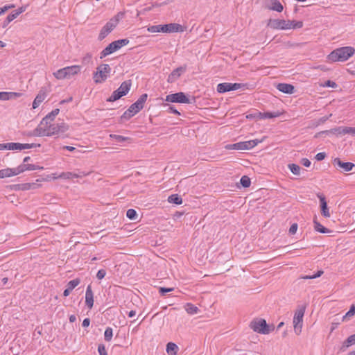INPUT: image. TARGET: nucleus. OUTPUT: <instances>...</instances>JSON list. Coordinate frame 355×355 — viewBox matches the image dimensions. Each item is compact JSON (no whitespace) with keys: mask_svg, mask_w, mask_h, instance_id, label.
<instances>
[{"mask_svg":"<svg viewBox=\"0 0 355 355\" xmlns=\"http://www.w3.org/2000/svg\"><path fill=\"white\" fill-rule=\"evenodd\" d=\"M69 130V125L61 122L52 123V122L41 121L37 128L33 131L27 133L28 137H51L61 133H64Z\"/></svg>","mask_w":355,"mask_h":355,"instance_id":"obj_1","label":"nucleus"},{"mask_svg":"<svg viewBox=\"0 0 355 355\" xmlns=\"http://www.w3.org/2000/svg\"><path fill=\"white\" fill-rule=\"evenodd\" d=\"M355 53V49L352 46L338 48L331 51L327 57L330 62H344L347 60Z\"/></svg>","mask_w":355,"mask_h":355,"instance_id":"obj_2","label":"nucleus"},{"mask_svg":"<svg viewBox=\"0 0 355 355\" xmlns=\"http://www.w3.org/2000/svg\"><path fill=\"white\" fill-rule=\"evenodd\" d=\"M81 67L79 65L68 66L53 73V76L58 80L69 79L80 73Z\"/></svg>","mask_w":355,"mask_h":355,"instance_id":"obj_3","label":"nucleus"},{"mask_svg":"<svg viewBox=\"0 0 355 355\" xmlns=\"http://www.w3.org/2000/svg\"><path fill=\"white\" fill-rule=\"evenodd\" d=\"M123 12H118L114 17L111 18L108 22L101 28L98 34V39L101 41L105 39L117 26L120 20L123 17Z\"/></svg>","mask_w":355,"mask_h":355,"instance_id":"obj_4","label":"nucleus"},{"mask_svg":"<svg viewBox=\"0 0 355 355\" xmlns=\"http://www.w3.org/2000/svg\"><path fill=\"white\" fill-rule=\"evenodd\" d=\"M130 42L128 39H121L111 42L106 48H105L101 53L100 58H103L110 54L114 53L119 50L121 47L128 44Z\"/></svg>","mask_w":355,"mask_h":355,"instance_id":"obj_5","label":"nucleus"},{"mask_svg":"<svg viewBox=\"0 0 355 355\" xmlns=\"http://www.w3.org/2000/svg\"><path fill=\"white\" fill-rule=\"evenodd\" d=\"M111 72V68L107 64L99 65L94 73L93 79L95 83L99 84L105 82Z\"/></svg>","mask_w":355,"mask_h":355,"instance_id":"obj_6","label":"nucleus"},{"mask_svg":"<svg viewBox=\"0 0 355 355\" xmlns=\"http://www.w3.org/2000/svg\"><path fill=\"white\" fill-rule=\"evenodd\" d=\"M250 327L255 332L261 334H268L272 330L274 329L272 327V329L267 324L266 320L262 318H255L254 319L250 324Z\"/></svg>","mask_w":355,"mask_h":355,"instance_id":"obj_7","label":"nucleus"},{"mask_svg":"<svg viewBox=\"0 0 355 355\" xmlns=\"http://www.w3.org/2000/svg\"><path fill=\"white\" fill-rule=\"evenodd\" d=\"M304 313L305 306L299 307L295 311L293 319V324L294 332L295 333L296 335H300L302 332Z\"/></svg>","mask_w":355,"mask_h":355,"instance_id":"obj_8","label":"nucleus"},{"mask_svg":"<svg viewBox=\"0 0 355 355\" xmlns=\"http://www.w3.org/2000/svg\"><path fill=\"white\" fill-rule=\"evenodd\" d=\"M132 86V81L130 80H125L121 83L119 88L115 90L112 95L107 98V101L114 102L119 99L122 96L126 95Z\"/></svg>","mask_w":355,"mask_h":355,"instance_id":"obj_9","label":"nucleus"},{"mask_svg":"<svg viewBox=\"0 0 355 355\" xmlns=\"http://www.w3.org/2000/svg\"><path fill=\"white\" fill-rule=\"evenodd\" d=\"M263 141V139H254L250 140L247 141H241L238 142L233 144H227L225 146L226 150H250L256 146L259 143Z\"/></svg>","mask_w":355,"mask_h":355,"instance_id":"obj_10","label":"nucleus"},{"mask_svg":"<svg viewBox=\"0 0 355 355\" xmlns=\"http://www.w3.org/2000/svg\"><path fill=\"white\" fill-rule=\"evenodd\" d=\"M35 146L34 144H20V143H7V144H0V150H24V149H30L33 147Z\"/></svg>","mask_w":355,"mask_h":355,"instance_id":"obj_11","label":"nucleus"},{"mask_svg":"<svg viewBox=\"0 0 355 355\" xmlns=\"http://www.w3.org/2000/svg\"><path fill=\"white\" fill-rule=\"evenodd\" d=\"M185 28L177 23L161 24V33H173L184 31Z\"/></svg>","mask_w":355,"mask_h":355,"instance_id":"obj_12","label":"nucleus"},{"mask_svg":"<svg viewBox=\"0 0 355 355\" xmlns=\"http://www.w3.org/2000/svg\"><path fill=\"white\" fill-rule=\"evenodd\" d=\"M166 101L171 103H189V99L183 92L168 94L166 97Z\"/></svg>","mask_w":355,"mask_h":355,"instance_id":"obj_13","label":"nucleus"},{"mask_svg":"<svg viewBox=\"0 0 355 355\" xmlns=\"http://www.w3.org/2000/svg\"><path fill=\"white\" fill-rule=\"evenodd\" d=\"M287 20L280 19H270L267 26L274 30H288Z\"/></svg>","mask_w":355,"mask_h":355,"instance_id":"obj_14","label":"nucleus"},{"mask_svg":"<svg viewBox=\"0 0 355 355\" xmlns=\"http://www.w3.org/2000/svg\"><path fill=\"white\" fill-rule=\"evenodd\" d=\"M148 95L146 94H142L139 99L132 104L128 109L130 112H132L134 115L138 113L141 109H143L145 102L146 101Z\"/></svg>","mask_w":355,"mask_h":355,"instance_id":"obj_15","label":"nucleus"},{"mask_svg":"<svg viewBox=\"0 0 355 355\" xmlns=\"http://www.w3.org/2000/svg\"><path fill=\"white\" fill-rule=\"evenodd\" d=\"M263 6L268 10L281 12L284 7L278 0H262Z\"/></svg>","mask_w":355,"mask_h":355,"instance_id":"obj_16","label":"nucleus"},{"mask_svg":"<svg viewBox=\"0 0 355 355\" xmlns=\"http://www.w3.org/2000/svg\"><path fill=\"white\" fill-rule=\"evenodd\" d=\"M241 85L239 83H223L217 85V92L219 93H224L232 90H236L240 89Z\"/></svg>","mask_w":355,"mask_h":355,"instance_id":"obj_17","label":"nucleus"},{"mask_svg":"<svg viewBox=\"0 0 355 355\" xmlns=\"http://www.w3.org/2000/svg\"><path fill=\"white\" fill-rule=\"evenodd\" d=\"M186 65L179 67L173 70L172 72L168 76V83H173L175 82L182 76V74L186 71Z\"/></svg>","mask_w":355,"mask_h":355,"instance_id":"obj_18","label":"nucleus"},{"mask_svg":"<svg viewBox=\"0 0 355 355\" xmlns=\"http://www.w3.org/2000/svg\"><path fill=\"white\" fill-rule=\"evenodd\" d=\"M47 97V92L45 89H41L33 102V109L37 108Z\"/></svg>","mask_w":355,"mask_h":355,"instance_id":"obj_19","label":"nucleus"},{"mask_svg":"<svg viewBox=\"0 0 355 355\" xmlns=\"http://www.w3.org/2000/svg\"><path fill=\"white\" fill-rule=\"evenodd\" d=\"M317 196L320 199L322 215L324 217L329 218L331 214H330L329 208L327 207V203L326 202L325 197L322 194H320V193H318Z\"/></svg>","mask_w":355,"mask_h":355,"instance_id":"obj_20","label":"nucleus"},{"mask_svg":"<svg viewBox=\"0 0 355 355\" xmlns=\"http://www.w3.org/2000/svg\"><path fill=\"white\" fill-rule=\"evenodd\" d=\"M333 164L334 165H337L345 172L352 171L354 167V164L353 163L343 162L339 158H335L333 161Z\"/></svg>","mask_w":355,"mask_h":355,"instance_id":"obj_21","label":"nucleus"},{"mask_svg":"<svg viewBox=\"0 0 355 355\" xmlns=\"http://www.w3.org/2000/svg\"><path fill=\"white\" fill-rule=\"evenodd\" d=\"M22 96L21 93L19 92H0V101H9L12 99H16Z\"/></svg>","mask_w":355,"mask_h":355,"instance_id":"obj_22","label":"nucleus"},{"mask_svg":"<svg viewBox=\"0 0 355 355\" xmlns=\"http://www.w3.org/2000/svg\"><path fill=\"white\" fill-rule=\"evenodd\" d=\"M85 304L86 306L91 309L94 306V294L92 287L89 285L85 293Z\"/></svg>","mask_w":355,"mask_h":355,"instance_id":"obj_23","label":"nucleus"},{"mask_svg":"<svg viewBox=\"0 0 355 355\" xmlns=\"http://www.w3.org/2000/svg\"><path fill=\"white\" fill-rule=\"evenodd\" d=\"M18 174H19V171H17V168H7L0 170V178H10V177L15 176Z\"/></svg>","mask_w":355,"mask_h":355,"instance_id":"obj_24","label":"nucleus"},{"mask_svg":"<svg viewBox=\"0 0 355 355\" xmlns=\"http://www.w3.org/2000/svg\"><path fill=\"white\" fill-rule=\"evenodd\" d=\"M277 89L285 94H291L294 92V86L290 84L286 83H279L277 85Z\"/></svg>","mask_w":355,"mask_h":355,"instance_id":"obj_25","label":"nucleus"},{"mask_svg":"<svg viewBox=\"0 0 355 355\" xmlns=\"http://www.w3.org/2000/svg\"><path fill=\"white\" fill-rule=\"evenodd\" d=\"M88 173L82 172L80 174L71 173V172H63L59 175V178L62 179H73V178H78L87 175Z\"/></svg>","mask_w":355,"mask_h":355,"instance_id":"obj_26","label":"nucleus"},{"mask_svg":"<svg viewBox=\"0 0 355 355\" xmlns=\"http://www.w3.org/2000/svg\"><path fill=\"white\" fill-rule=\"evenodd\" d=\"M80 280L78 278H76L75 279H73V280L69 282L67 284V288L64 291L63 295L64 297L68 296L70 294L71 291L75 287H76L80 284Z\"/></svg>","mask_w":355,"mask_h":355,"instance_id":"obj_27","label":"nucleus"},{"mask_svg":"<svg viewBox=\"0 0 355 355\" xmlns=\"http://www.w3.org/2000/svg\"><path fill=\"white\" fill-rule=\"evenodd\" d=\"M42 170L43 167L40 166H36L34 164H21L17 167V171H19V174L23 173L26 171H33V170Z\"/></svg>","mask_w":355,"mask_h":355,"instance_id":"obj_28","label":"nucleus"},{"mask_svg":"<svg viewBox=\"0 0 355 355\" xmlns=\"http://www.w3.org/2000/svg\"><path fill=\"white\" fill-rule=\"evenodd\" d=\"M41 180H37L36 182H32V183H24L19 185V189L22 191H26V190H31V189H35L37 188H39L40 187V184H38L37 182H40Z\"/></svg>","mask_w":355,"mask_h":355,"instance_id":"obj_29","label":"nucleus"},{"mask_svg":"<svg viewBox=\"0 0 355 355\" xmlns=\"http://www.w3.org/2000/svg\"><path fill=\"white\" fill-rule=\"evenodd\" d=\"M314 229L320 233L326 234L330 233L331 230L323 227L317 220V216H315L313 218Z\"/></svg>","mask_w":355,"mask_h":355,"instance_id":"obj_30","label":"nucleus"},{"mask_svg":"<svg viewBox=\"0 0 355 355\" xmlns=\"http://www.w3.org/2000/svg\"><path fill=\"white\" fill-rule=\"evenodd\" d=\"M288 30V29H299L303 27L304 23L302 21L287 20Z\"/></svg>","mask_w":355,"mask_h":355,"instance_id":"obj_31","label":"nucleus"},{"mask_svg":"<svg viewBox=\"0 0 355 355\" xmlns=\"http://www.w3.org/2000/svg\"><path fill=\"white\" fill-rule=\"evenodd\" d=\"M178 351V347L173 343H168L166 345V352L168 355H176Z\"/></svg>","mask_w":355,"mask_h":355,"instance_id":"obj_32","label":"nucleus"},{"mask_svg":"<svg viewBox=\"0 0 355 355\" xmlns=\"http://www.w3.org/2000/svg\"><path fill=\"white\" fill-rule=\"evenodd\" d=\"M60 110L59 109H55L52 112H51L49 114H48L45 117L42 119V121H46L52 122L54 121L55 117L59 114Z\"/></svg>","mask_w":355,"mask_h":355,"instance_id":"obj_33","label":"nucleus"},{"mask_svg":"<svg viewBox=\"0 0 355 355\" xmlns=\"http://www.w3.org/2000/svg\"><path fill=\"white\" fill-rule=\"evenodd\" d=\"M184 309H185V311H187V313L190 315L196 314V313H198V312L199 311V309L197 306H196L190 303H187L184 306Z\"/></svg>","mask_w":355,"mask_h":355,"instance_id":"obj_34","label":"nucleus"},{"mask_svg":"<svg viewBox=\"0 0 355 355\" xmlns=\"http://www.w3.org/2000/svg\"><path fill=\"white\" fill-rule=\"evenodd\" d=\"M327 133H331L336 135H345V126L337 127L327 130Z\"/></svg>","mask_w":355,"mask_h":355,"instance_id":"obj_35","label":"nucleus"},{"mask_svg":"<svg viewBox=\"0 0 355 355\" xmlns=\"http://www.w3.org/2000/svg\"><path fill=\"white\" fill-rule=\"evenodd\" d=\"M168 201L170 203H174L176 205H181L182 203V199L178 194H173L168 198Z\"/></svg>","mask_w":355,"mask_h":355,"instance_id":"obj_36","label":"nucleus"},{"mask_svg":"<svg viewBox=\"0 0 355 355\" xmlns=\"http://www.w3.org/2000/svg\"><path fill=\"white\" fill-rule=\"evenodd\" d=\"M279 115H280V113H279V112H275V113H271V112L261 113V112H259V113H257V116H259V119H262V118L271 119V118H274V117H277Z\"/></svg>","mask_w":355,"mask_h":355,"instance_id":"obj_37","label":"nucleus"},{"mask_svg":"<svg viewBox=\"0 0 355 355\" xmlns=\"http://www.w3.org/2000/svg\"><path fill=\"white\" fill-rule=\"evenodd\" d=\"M355 315V304H352L350 309L346 314L343 317L342 320L345 321Z\"/></svg>","mask_w":355,"mask_h":355,"instance_id":"obj_38","label":"nucleus"},{"mask_svg":"<svg viewBox=\"0 0 355 355\" xmlns=\"http://www.w3.org/2000/svg\"><path fill=\"white\" fill-rule=\"evenodd\" d=\"M288 167L294 175H299L300 174V167L298 165L289 164Z\"/></svg>","mask_w":355,"mask_h":355,"instance_id":"obj_39","label":"nucleus"},{"mask_svg":"<svg viewBox=\"0 0 355 355\" xmlns=\"http://www.w3.org/2000/svg\"><path fill=\"white\" fill-rule=\"evenodd\" d=\"M354 344H355V334L348 337L343 343V347H348Z\"/></svg>","mask_w":355,"mask_h":355,"instance_id":"obj_40","label":"nucleus"},{"mask_svg":"<svg viewBox=\"0 0 355 355\" xmlns=\"http://www.w3.org/2000/svg\"><path fill=\"white\" fill-rule=\"evenodd\" d=\"M126 216L130 220H135L137 217V214L135 209H129L126 212Z\"/></svg>","mask_w":355,"mask_h":355,"instance_id":"obj_41","label":"nucleus"},{"mask_svg":"<svg viewBox=\"0 0 355 355\" xmlns=\"http://www.w3.org/2000/svg\"><path fill=\"white\" fill-rule=\"evenodd\" d=\"M147 31L153 33H161V24L150 26L147 28Z\"/></svg>","mask_w":355,"mask_h":355,"instance_id":"obj_42","label":"nucleus"},{"mask_svg":"<svg viewBox=\"0 0 355 355\" xmlns=\"http://www.w3.org/2000/svg\"><path fill=\"white\" fill-rule=\"evenodd\" d=\"M110 137L115 139L116 141H118L119 142L130 140V139L129 137H123L121 135H114V134L110 135Z\"/></svg>","mask_w":355,"mask_h":355,"instance_id":"obj_43","label":"nucleus"},{"mask_svg":"<svg viewBox=\"0 0 355 355\" xmlns=\"http://www.w3.org/2000/svg\"><path fill=\"white\" fill-rule=\"evenodd\" d=\"M241 184L243 187H249L250 185V179L248 176H243L241 179Z\"/></svg>","mask_w":355,"mask_h":355,"instance_id":"obj_44","label":"nucleus"},{"mask_svg":"<svg viewBox=\"0 0 355 355\" xmlns=\"http://www.w3.org/2000/svg\"><path fill=\"white\" fill-rule=\"evenodd\" d=\"M104 336H105V340L110 341L112 339V336H113L112 329L110 327L107 328L105 331Z\"/></svg>","mask_w":355,"mask_h":355,"instance_id":"obj_45","label":"nucleus"},{"mask_svg":"<svg viewBox=\"0 0 355 355\" xmlns=\"http://www.w3.org/2000/svg\"><path fill=\"white\" fill-rule=\"evenodd\" d=\"M134 114L132 113V112H130V110H127L121 116V121H123L124 120H128L130 119L132 116H133Z\"/></svg>","mask_w":355,"mask_h":355,"instance_id":"obj_46","label":"nucleus"},{"mask_svg":"<svg viewBox=\"0 0 355 355\" xmlns=\"http://www.w3.org/2000/svg\"><path fill=\"white\" fill-rule=\"evenodd\" d=\"M323 273V271L322 270H320L318 271L315 275H306V276H304V277H302V279H315V278H317V277H319L321 276V275Z\"/></svg>","mask_w":355,"mask_h":355,"instance_id":"obj_47","label":"nucleus"},{"mask_svg":"<svg viewBox=\"0 0 355 355\" xmlns=\"http://www.w3.org/2000/svg\"><path fill=\"white\" fill-rule=\"evenodd\" d=\"M92 54L90 53H87L86 55H85V56L83 58V60H82V62L85 64H89L92 61Z\"/></svg>","mask_w":355,"mask_h":355,"instance_id":"obj_48","label":"nucleus"},{"mask_svg":"<svg viewBox=\"0 0 355 355\" xmlns=\"http://www.w3.org/2000/svg\"><path fill=\"white\" fill-rule=\"evenodd\" d=\"M105 275H106L105 270L103 269H101L98 271V272L96 274V277L98 279L101 280L105 277Z\"/></svg>","mask_w":355,"mask_h":355,"instance_id":"obj_49","label":"nucleus"},{"mask_svg":"<svg viewBox=\"0 0 355 355\" xmlns=\"http://www.w3.org/2000/svg\"><path fill=\"white\" fill-rule=\"evenodd\" d=\"M98 352L100 355H107L105 347L104 345H99L98 347Z\"/></svg>","mask_w":355,"mask_h":355,"instance_id":"obj_50","label":"nucleus"},{"mask_svg":"<svg viewBox=\"0 0 355 355\" xmlns=\"http://www.w3.org/2000/svg\"><path fill=\"white\" fill-rule=\"evenodd\" d=\"M347 134L355 135V127L345 126V135Z\"/></svg>","mask_w":355,"mask_h":355,"instance_id":"obj_51","label":"nucleus"},{"mask_svg":"<svg viewBox=\"0 0 355 355\" xmlns=\"http://www.w3.org/2000/svg\"><path fill=\"white\" fill-rule=\"evenodd\" d=\"M324 87H330L335 88L337 87V85L336 83L331 81V80H327L324 84L323 85Z\"/></svg>","mask_w":355,"mask_h":355,"instance_id":"obj_52","label":"nucleus"},{"mask_svg":"<svg viewBox=\"0 0 355 355\" xmlns=\"http://www.w3.org/2000/svg\"><path fill=\"white\" fill-rule=\"evenodd\" d=\"M173 290H174L173 288H166L161 287V288H159V293L162 295H164L166 293L173 291Z\"/></svg>","mask_w":355,"mask_h":355,"instance_id":"obj_53","label":"nucleus"},{"mask_svg":"<svg viewBox=\"0 0 355 355\" xmlns=\"http://www.w3.org/2000/svg\"><path fill=\"white\" fill-rule=\"evenodd\" d=\"M297 230V223H293L290 229H289V232L291 234H294L296 233Z\"/></svg>","mask_w":355,"mask_h":355,"instance_id":"obj_54","label":"nucleus"},{"mask_svg":"<svg viewBox=\"0 0 355 355\" xmlns=\"http://www.w3.org/2000/svg\"><path fill=\"white\" fill-rule=\"evenodd\" d=\"M326 157L325 153H319L315 155V159L318 161L323 160Z\"/></svg>","mask_w":355,"mask_h":355,"instance_id":"obj_55","label":"nucleus"},{"mask_svg":"<svg viewBox=\"0 0 355 355\" xmlns=\"http://www.w3.org/2000/svg\"><path fill=\"white\" fill-rule=\"evenodd\" d=\"M58 178H60L59 175H56L55 173H53L50 175H48L46 178L43 179V180L49 181V180H51V179L56 180Z\"/></svg>","mask_w":355,"mask_h":355,"instance_id":"obj_56","label":"nucleus"},{"mask_svg":"<svg viewBox=\"0 0 355 355\" xmlns=\"http://www.w3.org/2000/svg\"><path fill=\"white\" fill-rule=\"evenodd\" d=\"M301 164L306 167H309L311 165V162L307 158H303L301 160Z\"/></svg>","mask_w":355,"mask_h":355,"instance_id":"obj_57","label":"nucleus"},{"mask_svg":"<svg viewBox=\"0 0 355 355\" xmlns=\"http://www.w3.org/2000/svg\"><path fill=\"white\" fill-rule=\"evenodd\" d=\"M17 17V13H12L9 15L7 18L8 19V21H12Z\"/></svg>","mask_w":355,"mask_h":355,"instance_id":"obj_58","label":"nucleus"},{"mask_svg":"<svg viewBox=\"0 0 355 355\" xmlns=\"http://www.w3.org/2000/svg\"><path fill=\"white\" fill-rule=\"evenodd\" d=\"M25 10H26V7H24V6H21V7L19 8L16 10L15 13H17V16H18V15H20L21 13L24 12L25 11Z\"/></svg>","mask_w":355,"mask_h":355,"instance_id":"obj_59","label":"nucleus"},{"mask_svg":"<svg viewBox=\"0 0 355 355\" xmlns=\"http://www.w3.org/2000/svg\"><path fill=\"white\" fill-rule=\"evenodd\" d=\"M90 324V320L89 318H85L83 322V327H87Z\"/></svg>","mask_w":355,"mask_h":355,"instance_id":"obj_60","label":"nucleus"},{"mask_svg":"<svg viewBox=\"0 0 355 355\" xmlns=\"http://www.w3.org/2000/svg\"><path fill=\"white\" fill-rule=\"evenodd\" d=\"M169 110L175 114H180V113L177 110H175L173 106H169Z\"/></svg>","mask_w":355,"mask_h":355,"instance_id":"obj_61","label":"nucleus"},{"mask_svg":"<svg viewBox=\"0 0 355 355\" xmlns=\"http://www.w3.org/2000/svg\"><path fill=\"white\" fill-rule=\"evenodd\" d=\"M63 148H64V149H67V150H69V151H73V150H75V149H76L74 147H73V146H64L63 147Z\"/></svg>","mask_w":355,"mask_h":355,"instance_id":"obj_62","label":"nucleus"},{"mask_svg":"<svg viewBox=\"0 0 355 355\" xmlns=\"http://www.w3.org/2000/svg\"><path fill=\"white\" fill-rule=\"evenodd\" d=\"M7 10H8V9L6 6L2 8H0V15H3Z\"/></svg>","mask_w":355,"mask_h":355,"instance_id":"obj_63","label":"nucleus"},{"mask_svg":"<svg viewBox=\"0 0 355 355\" xmlns=\"http://www.w3.org/2000/svg\"><path fill=\"white\" fill-rule=\"evenodd\" d=\"M324 134H328V133H327V130L321 131V132H318V133L315 135V138L319 137L321 135H324Z\"/></svg>","mask_w":355,"mask_h":355,"instance_id":"obj_64","label":"nucleus"}]
</instances>
